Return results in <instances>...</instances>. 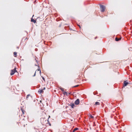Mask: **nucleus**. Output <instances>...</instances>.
<instances>
[{
  "mask_svg": "<svg viewBox=\"0 0 132 132\" xmlns=\"http://www.w3.org/2000/svg\"><path fill=\"white\" fill-rule=\"evenodd\" d=\"M100 7L101 12H103L105 10V6L103 5H100Z\"/></svg>",
  "mask_w": 132,
  "mask_h": 132,
  "instance_id": "1",
  "label": "nucleus"
},
{
  "mask_svg": "<svg viewBox=\"0 0 132 132\" xmlns=\"http://www.w3.org/2000/svg\"><path fill=\"white\" fill-rule=\"evenodd\" d=\"M16 72V68H15L14 69L12 70L11 71V72L10 73V75L12 76Z\"/></svg>",
  "mask_w": 132,
  "mask_h": 132,
  "instance_id": "2",
  "label": "nucleus"
},
{
  "mask_svg": "<svg viewBox=\"0 0 132 132\" xmlns=\"http://www.w3.org/2000/svg\"><path fill=\"white\" fill-rule=\"evenodd\" d=\"M80 101L79 99H77L75 102V104L76 105H77L79 103Z\"/></svg>",
  "mask_w": 132,
  "mask_h": 132,
  "instance_id": "3",
  "label": "nucleus"
},
{
  "mask_svg": "<svg viewBox=\"0 0 132 132\" xmlns=\"http://www.w3.org/2000/svg\"><path fill=\"white\" fill-rule=\"evenodd\" d=\"M69 105L72 108H74L75 107H76L75 105L73 103H71V104H70Z\"/></svg>",
  "mask_w": 132,
  "mask_h": 132,
  "instance_id": "4",
  "label": "nucleus"
},
{
  "mask_svg": "<svg viewBox=\"0 0 132 132\" xmlns=\"http://www.w3.org/2000/svg\"><path fill=\"white\" fill-rule=\"evenodd\" d=\"M39 71V73H41V71L40 70V69H38V70H36V71L34 73V75L33 76V77L35 76L36 75V72H38Z\"/></svg>",
  "mask_w": 132,
  "mask_h": 132,
  "instance_id": "5",
  "label": "nucleus"
},
{
  "mask_svg": "<svg viewBox=\"0 0 132 132\" xmlns=\"http://www.w3.org/2000/svg\"><path fill=\"white\" fill-rule=\"evenodd\" d=\"M128 83L126 81H125L124 82V86H126L128 84Z\"/></svg>",
  "mask_w": 132,
  "mask_h": 132,
  "instance_id": "6",
  "label": "nucleus"
},
{
  "mask_svg": "<svg viewBox=\"0 0 132 132\" xmlns=\"http://www.w3.org/2000/svg\"><path fill=\"white\" fill-rule=\"evenodd\" d=\"M43 92V89H39L38 91V92H39V93H41Z\"/></svg>",
  "mask_w": 132,
  "mask_h": 132,
  "instance_id": "7",
  "label": "nucleus"
},
{
  "mask_svg": "<svg viewBox=\"0 0 132 132\" xmlns=\"http://www.w3.org/2000/svg\"><path fill=\"white\" fill-rule=\"evenodd\" d=\"M31 21L32 22H34V23H35L36 22V21L35 20H34V19L32 18H31Z\"/></svg>",
  "mask_w": 132,
  "mask_h": 132,
  "instance_id": "8",
  "label": "nucleus"
},
{
  "mask_svg": "<svg viewBox=\"0 0 132 132\" xmlns=\"http://www.w3.org/2000/svg\"><path fill=\"white\" fill-rule=\"evenodd\" d=\"M121 39V38H119L116 37L115 38V40L117 41H118L119 40H120Z\"/></svg>",
  "mask_w": 132,
  "mask_h": 132,
  "instance_id": "9",
  "label": "nucleus"
},
{
  "mask_svg": "<svg viewBox=\"0 0 132 132\" xmlns=\"http://www.w3.org/2000/svg\"><path fill=\"white\" fill-rule=\"evenodd\" d=\"M63 94L64 95H66L67 96H68V93L67 92H63Z\"/></svg>",
  "mask_w": 132,
  "mask_h": 132,
  "instance_id": "10",
  "label": "nucleus"
},
{
  "mask_svg": "<svg viewBox=\"0 0 132 132\" xmlns=\"http://www.w3.org/2000/svg\"><path fill=\"white\" fill-rule=\"evenodd\" d=\"M17 53L16 52H14V55L15 57H16L17 56Z\"/></svg>",
  "mask_w": 132,
  "mask_h": 132,
  "instance_id": "11",
  "label": "nucleus"
},
{
  "mask_svg": "<svg viewBox=\"0 0 132 132\" xmlns=\"http://www.w3.org/2000/svg\"><path fill=\"white\" fill-rule=\"evenodd\" d=\"M30 96V95L29 94L26 97V100H28V98Z\"/></svg>",
  "mask_w": 132,
  "mask_h": 132,
  "instance_id": "12",
  "label": "nucleus"
},
{
  "mask_svg": "<svg viewBox=\"0 0 132 132\" xmlns=\"http://www.w3.org/2000/svg\"><path fill=\"white\" fill-rule=\"evenodd\" d=\"M60 89L61 90L62 92H64V89L63 88H60Z\"/></svg>",
  "mask_w": 132,
  "mask_h": 132,
  "instance_id": "13",
  "label": "nucleus"
},
{
  "mask_svg": "<svg viewBox=\"0 0 132 132\" xmlns=\"http://www.w3.org/2000/svg\"><path fill=\"white\" fill-rule=\"evenodd\" d=\"M78 128H75L74 129H73V130L74 131H76V130H78Z\"/></svg>",
  "mask_w": 132,
  "mask_h": 132,
  "instance_id": "14",
  "label": "nucleus"
},
{
  "mask_svg": "<svg viewBox=\"0 0 132 132\" xmlns=\"http://www.w3.org/2000/svg\"><path fill=\"white\" fill-rule=\"evenodd\" d=\"M100 103L98 102H96L95 103V104L96 105H98L100 104Z\"/></svg>",
  "mask_w": 132,
  "mask_h": 132,
  "instance_id": "15",
  "label": "nucleus"
},
{
  "mask_svg": "<svg viewBox=\"0 0 132 132\" xmlns=\"http://www.w3.org/2000/svg\"><path fill=\"white\" fill-rule=\"evenodd\" d=\"M90 118H94V117L92 116V115H90L89 116Z\"/></svg>",
  "mask_w": 132,
  "mask_h": 132,
  "instance_id": "16",
  "label": "nucleus"
},
{
  "mask_svg": "<svg viewBox=\"0 0 132 132\" xmlns=\"http://www.w3.org/2000/svg\"><path fill=\"white\" fill-rule=\"evenodd\" d=\"M47 121H48V122L49 123V125L50 126H51V124L50 123L49 121L48 120H47Z\"/></svg>",
  "mask_w": 132,
  "mask_h": 132,
  "instance_id": "17",
  "label": "nucleus"
},
{
  "mask_svg": "<svg viewBox=\"0 0 132 132\" xmlns=\"http://www.w3.org/2000/svg\"><path fill=\"white\" fill-rule=\"evenodd\" d=\"M79 85H76L75 86H74L73 87H78V86H79Z\"/></svg>",
  "mask_w": 132,
  "mask_h": 132,
  "instance_id": "18",
  "label": "nucleus"
},
{
  "mask_svg": "<svg viewBox=\"0 0 132 132\" xmlns=\"http://www.w3.org/2000/svg\"><path fill=\"white\" fill-rule=\"evenodd\" d=\"M35 51H37V48H36V49H35Z\"/></svg>",
  "mask_w": 132,
  "mask_h": 132,
  "instance_id": "19",
  "label": "nucleus"
},
{
  "mask_svg": "<svg viewBox=\"0 0 132 132\" xmlns=\"http://www.w3.org/2000/svg\"><path fill=\"white\" fill-rule=\"evenodd\" d=\"M42 78H43V79L44 80H45V79L44 78V77H42Z\"/></svg>",
  "mask_w": 132,
  "mask_h": 132,
  "instance_id": "20",
  "label": "nucleus"
},
{
  "mask_svg": "<svg viewBox=\"0 0 132 132\" xmlns=\"http://www.w3.org/2000/svg\"><path fill=\"white\" fill-rule=\"evenodd\" d=\"M78 26L80 28H81V27H80V26L79 25H78Z\"/></svg>",
  "mask_w": 132,
  "mask_h": 132,
  "instance_id": "21",
  "label": "nucleus"
},
{
  "mask_svg": "<svg viewBox=\"0 0 132 132\" xmlns=\"http://www.w3.org/2000/svg\"><path fill=\"white\" fill-rule=\"evenodd\" d=\"M45 89V87H44V88H43V90H44Z\"/></svg>",
  "mask_w": 132,
  "mask_h": 132,
  "instance_id": "22",
  "label": "nucleus"
},
{
  "mask_svg": "<svg viewBox=\"0 0 132 132\" xmlns=\"http://www.w3.org/2000/svg\"><path fill=\"white\" fill-rule=\"evenodd\" d=\"M50 116H49L48 119H49V118H50Z\"/></svg>",
  "mask_w": 132,
  "mask_h": 132,
  "instance_id": "23",
  "label": "nucleus"
},
{
  "mask_svg": "<svg viewBox=\"0 0 132 132\" xmlns=\"http://www.w3.org/2000/svg\"><path fill=\"white\" fill-rule=\"evenodd\" d=\"M17 48L18 49H19V47H17Z\"/></svg>",
  "mask_w": 132,
  "mask_h": 132,
  "instance_id": "24",
  "label": "nucleus"
},
{
  "mask_svg": "<svg viewBox=\"0 0 132 132\" xmlns=\"http://www.w3.org/2000/svg\"><path fill=\"white\" fill-rule=\"evenodd\" d=\"M35 60L37 62V60L36 59H35Z\"/></svg>",
  "mask_w": 132,
  "mask_h": 132,
  "instance_id": "25",
  "label": "nucleus"
},
{
  "mask_svg": "<svg viewBox=\"0 0 132 132\" xmlns=\"http://www.w3.org/2000/svg\"><path fill=\"white\" fill-rule=\"evenodd\" d=\"M75 131H74L73 130V131H72V132H74Z\"/></svg>",
  "mask_w": 132,
  "mask_h": 132,
  "instance_id": "26",
  "label": "nucleus"
},
{
  "mask_svg": "<svg viewBox=\"0 0 132 132\" xmlns=\"http://www.w3.org/2000/svg\"><path fill=\"white\" fill-rule=\"evenodd\" d=\"M97 37H96L95 38V39H96V38Z\"/></svg>",
  "mask_w": 132,
  "mask_h": 132,
  "instance_id": "27",
  "label": "nucleus"
},
{
  "mask_svg": "<svg viewBox=\"0 0 132 132\" xmlns=\"http://www.w3.org/2000/svg\"><path fill=\"white\" fill-rule=\"evenodd\" d=\"M34 16V15H33V16H32V17H33Z\"/></svg>",
  "mask_w": 132,
  "mask_h": 132,
  "instance_id": "28",
  "label": "nucleus"
}]
</instances>
